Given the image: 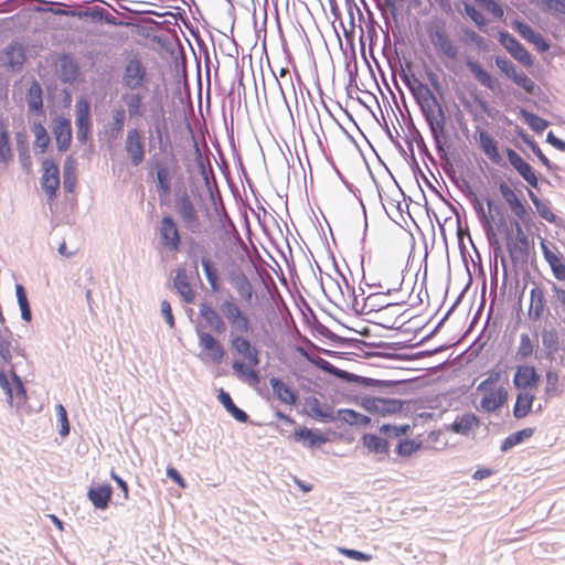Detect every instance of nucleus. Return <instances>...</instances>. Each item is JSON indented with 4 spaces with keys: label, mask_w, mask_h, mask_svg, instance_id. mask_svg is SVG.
I'll list each match as a JSON object with an SVG mask.
<instances>
[{
    "label": "nucleus",
    "mask_w": 565,
    "mask_h": 565,
    "mask_svg": "<svg viewBox=\"0 0 565 565\" xmlns=\"http://www.w3.org/2000/svg\"><path fill=\"white\" fill-rule=\"evenodd\" d=\"M150 92L147 103L143 102V120L148 127V151L173 152L169 129V118L164 109L168 88L163 66L148 52H143V92Z\"/></svg>",
    "instance_id": "obj_1"
},
{
    "label": "nucleus",
    "mask_w": 565,
    "mask_h": 565,
    "mask_svg": "<svg viewBox=\"0 0 565 565\" xmlns=\"http://www.w3.org/2000/svg\"><path fill=\"white\" fill-rule=\"evenodd\" d=\"M296 350L303 359H306L309 363H311L322 372L333 375L334 377L345 383L355 384L364 388H375L382 393L406 394L407 388H399V386H405L406 384L417 380V377L405 380H379L369 376H363L349 372L347 370H342L323 358L312 355L311 353H309L308 350H306L302 347H297Z\"/></svg>",
    "instance_id": "obj_2"
},
{
    "label": "nucleus",
    "mask_w": 565,
    "mask_h": 565,
    "mask_svg": "<svg viewBox=\"0 0 565 565\" xmlns=\"http://www.w3.org/2000/svg\"><path fill=\"white\" fill-rule=\"evenodd\" d=\"M148 181H152L160 205L170 202L172 181L178 168L174 152H153L146 161Z\"/></svg>",
    "instance_id": "obj_3"
},
{
    "label": "nucleus",
    "mask_w": 565,
    "mask_h": 565,
    "mask_svg": "<svg viewBox=\"0 0 565 565\" xmlns=\"http://www.w3.org/2000/svg\"><path fill=\"white\" fill-rule=\"evenodd\" d=\"M150 10L143 8V50L157 52L159 56L169 61L177 58L175 49L170 39L172 23L168 20L157 21L150 17Z\"/></svg>",
    "instance_id": "obj_4"
},
{
    "label": "nucleus",
    "mask_w": 565,
    "mask_h": 565,
    "mask_svg": "<svg viewBox=\"0 0 565 565\" xmlns=\"http://www.w3.org/2000/svg\"><path fill=\"white\" fill-rule=\"evenodd\" d=\"M422 116L429 128L438 157L441 160H449L450 145L446 130L447 115L443 104L436 98V102L426 107Z\"/></svg>",
    "instance_id": "obj_5"
},
{
    "label": "nucleus",
    "mask_w": 565,
    "mask_h": 565,
    "mask_svg": "<svg viewBox=\"0 0 565 565\" xmlns=\"http://www.w3.org/2000/svg\"><path fill=\"white\" fill-rule=\"evenodd\" d=\"M348 402L354 403L369 414L377 415L380 417H388L401 414L404 411L405 405L412 403V401L373 395H364L362 397L358 395L349 396Z\"/></svg>",
    "instance_id": "obj_6"
},
{
    "label": "nucleus",
    "mask_w": 565,
    "mask_h": 565,
    "mask_svg": "<svg viewBox=\"0 0 565 565\" xmlns=\"http://www.w3.org/2000/svg\"><path fill=\"white\" fill-rule=\"evenodd\" d=\"M468 200L472 204L473 210H475V212H476L480 223L482 224V227H483V231H484V234H486L489 247H490V249L493 253L494 270L495 271L498 270V266H497L498 257L501 258V264H502L503 268L507 269V259H505V257L503 255L502 245H501V242L498 238V235H497L495 230L493 227L494 215L493 214H488L486 212L483 203H482V201L479 200L477 194L475 196L468 199Z\"/></svg>",
    "instance_id": "obj_7"
},
{
    "label": "nucleus",
    "mask_w": 565,
    "mask_h": 565,
    "mask_svg": "<svg viewBox=\"0 0 565 565\" xmlns=\"http://www.w3.org/2000/svg\"><path fill=\"white\" fill-rule=\"evenodd\" d=\"M195 332L199 347L201 348V353L199 354L200 359L204 362L210 360L216 365L221 364L227 355V352L220 340L212 333L201 330L200 327H196Z\"/></svg>",
    "instance_id": "obj_8"
},
{
    "label": "nucleus",
    "mask_w": 565,
    "mask_h": 565,
    "mask_svg": "<svg viewBox=\"0 0 565 565\" xmlns=\"http://www.w3.org/2000/svg\"><path fill=\"white\" fill-rule=\"evenodd\" d=\"M220 310L231 324V331L241 334H248L253 331V324L249 317L239 308L234 300H224L220 305Z\"/></svg>",
    "instance_id": "obj_9"
},
{
    "label": "nucleus",
    "mask_w": 565,
    "mask_h": 565,
    "mask_svg": "<svg viewBox=\"0 0 565 565\" xmlns=\"http://www.w3.org/2000/svg\"><path fill=\"white\" fill-rule=\"evenodd\" d=\"M174 207L189 232L193 234L201 232L202 224L198 210L186 191L175 200Z\"/></svg>",
    "instance_id": "obj_10"
},
{
    "label": "nucleus",
    "mask_w": 565,
    "mask_h": 565,
    "mask_svg": "<svg viewBox=\"0 0 565 565\" xmlns=\"http://www.w3.org/2000/svg\"><path fill=\"white\" fill-rule=\"evenodd\" d=\"M159 241L167 250L177 253L181 248L179 226L171 214H164L160 221Z\"/></svg>",
    "instance_id": "obj_11"
},
{
    "label": "nucleus",
    "mask_w": 565,
    "mask_h": 565,
    "mask_svg": "<svg viewBox=\"0 0 565 565\" xmlns=\"http://www.w3.org/2000/svg\"><path fill=\"white\" fill-rule=\"evenodd\" d=\"M499 43L520 64L525 67H532L534 64V57L526 50V47L509 31L501 30L498 34Z\"/></svg>",
    "instance_id": "obj_12"
},
{
    "label": "nucleus",
    "mask_w": 565,
    "mask_h": 565,
    "mask_svg": "<svg viewBox=\"0 0 565 565\" xmlns=\"http://www.w3.org/2000/svg\"><path fill=\"white\" fill-rule=\"evenodd\" d=\"M513 386L518 391L537 388L541 383V374L533 364H519L513 375Z\"/></svg>",
    "instance_id": "obj_13"
},
{
    "label": "nucleus",
    "mask_w": 565,
    "mask_h": 565,
    "mask_svg": "<svg viewBox=\"0 0 565 565\" xmlns=\"http://www.w3.org/2000/svg\"><path fill=\"white\" fill-rule=\"evenodd\" d=\"M42 171L41 188L47 200L54 201L61 183L58 166L53 160L46 159L42 162Z\"/></svg>",
    "instance_id": "obj_14"
},
{
    "label": "nucleus",
    "mask_w": 565,
    "mask_h": 565,
    "mask_svg": "<svg viewBox=\"0 0 565 565\" xmlns=\"http://www.w3.org/2000/svg\"><path fill=\"white\" fill-rule=\"evenodd\" d=\"M230 347L237 354L242 355L250 366H258L260 363L259 351L250 340L243 334L230 332Z\"/></svg>",
    "instance_id": "obj_15"
},
{
    "label": "nucleus",
    "mask_w": 565,
    "mask_h": 565,
    "mask_svg": "<svg viewBox=\"0 0 565 565\" xmlns=\"http://www.w3.org/2000/svg\"><path fill=\"white\" fill-rule=\"evenodd\" d=\"M465 64L471 75L475 77L476 81L480 83L483 87L491 90L492 93L500 95L502 94V88L500 86V83L497 77L491 75L481 64L479 61L473 60L469 56L465 58Z\"/></svg>",
    "instance_id": "obj_16"
},
{
    "label": "nucleus",
    "mask_w": 565,
    "mask_h": 565,
    "mask_svg": "<svg viewBox=\"0 0 565 565\" xmlns=\"http://www.w3.org/2000/svg\"><path fill=\"white\" fill-rule=\"evenodd\" d=\"M511 25L520 36L533 44L539 53H545L550 50L551 42L540 32L535 31L529 23L523 20L515 19L512 21Z\"/></svg>",
    "instance_id": "obj_17"
},
{
    "label": "nucleus",
    "mask_w": 565,
    "mask_h": 565,
    "mask_svg": "<svg viewBox=\"0 0 565 565\" xmlns=\"http://www.w3.org/2000/svg\"><path fill=\"white\" fill-rule=\"evenodd\" d=\"M505 154L510 164L532 188L539 189V177L534 168L526 162L514 149L507 147Z\"/></svg>",
    "instance_id": "obj_18"
},
{
    "label": "nucleus",
    "mask_w": 565,
    "mask_h": 565,
    "mask_svg": "<svg viewBox=\"0 0 565 565\" xmlns=\"http://www.w3.org/2000/svg\"><path fill=\"white\" fill-rule=\"evenodd\" d=\"M360 443L369 455L379 456L376 458L377 462L383 461L385 457H390L391 444L385 436H379L374 433H364L360 438Z\"/></svg>",
    "instance_id": "obj_19"
},
{
    "label": "nucleus",
    "mask_w": 565,
    "mask_h": 565,
    "mask_svg": "<svg viewBox=\"0 0 565 565\" xmlns=\"http://www.w3.org/2000/svg\"><path fill=\"white\" fill-rule=\"evenodd\" d=\"M292 438L296 443H301L303 447L309 449H318L330 440L329 436L320 429L306 426L295 429Z\"/></svg>",
    "instance_id": "obj_20"
},
{
    "label": "nucleus",
    "mask_w": 565,
    "mask_h": 565,
    "mask_svg": "<svg viewBox=\"0 0 565 565\" xmlns=\"http://www.w3.org/2000/svg\"><path fill=\"white\" fill-rule=\"evenodd\" d=\"M12 376V383L10 382L4 369L0 366V387L3 390L7 401L10 405L13 404V399L19 401L25 399V390L21 379L15 374L14 370H10Z\"/></svg>",
    "instance_id": "obj_21"
},
{
    "label": "nucleus",
    "mask_w": 565,
    "mask_h": 565,
    "mask_svg": "<svg viewBox=\"0 0 565 565\" xmlns=\"http://www.w3.org/2000/svg\"><path fill=\"white\" fill-rule=\"evenodd\" d=\"M76 111V138L85 143L88 140L90 130V105L86 98H81L75 105Z\"/></svg>",
    "instance_id": "obj_22"
},
{
    "label": "nucleus",
    "mask_w": 565,
    "mask_h": 565,
    "mask_svg": "<svg viewBox=\"0 0 565 565\" xmlns=\"http://www.w3.org/2000/svg\"><path fill=\"white\" fill-rule=\"evenodd\" d=\"M228 280L233 288L237 291L242 300L250 303L254 296V287L239 266L232 268L228 274Z\"/></svg>",
    "instance_id": "obj_23"
},
{
    "label": "nucleus",
    "mask_w": 565,
    "mask_h": 565,
    "mask_svg": "<svg viewBox=\"0 0 565 565\" xmlns=\"http://www.w3.org/2000/svg\"><path fill=\"white\" fill-rule=\"evenodd\" d=\"M509 399V392L504 386L494 387L486 393L480 401L477 409L483 413H495L502 408Z\"/></svg>",
    "instance_id": "obj_24"
},
{
    "label": "nucleus",
    "mask_w": 565,
    "mask_h": 565,
    "mask_svg": "<svg viewBox=\"0 0 565 565\" xmlns=\"http://www.w3.org/2000/svg\"><path fill=\"white\" fill-rule=\"evenodd\" d=\"M427 33L430 36L434 46L441 54H444L449 60H458L459 50L444 29L433 30L431 28H427Z\"/></svg>",
    "instance_id": "obj_25"
},
{
    "label": "nucleus",
    "mask_w": 565,
    "mask_h": 565,
    "mask_svg": "<svg viewBox=\"0 0 565 565\" xmlns=\"http://www.w3.org/2000/svg\"><path fill=\"white\" fill-rule=\"evenodd\" d=\"M306 405L309 406L310 411L302 409L303 413L308 414L313 419L320 423H332L338 420L337 412L333 407L327 403H321L317 397L309 396L305 399Z\"/></svg>",
    "instance_id": "obj_26"
},
{
    "label": "nucleus",
    "mask_w": 565,
    "mask_h": 565,
    "mask_svg": "<svg viewBox=\"0 0 565 565\" xmlns=\"http://www.w3.org/2000/svg\"><path fill=\"white\" fill-rule=\"evenodd\" d=\"M476 132L479 135L478 142L484 154L500 167H507L501 153L499 152L498 141L484 129L477 126Z\"/></svg>",
    "instance_id": "obj_27"
},
{
    "label": "nucleus",
    "mask_w": 565,
    "mask_h": 565,
    "mask_svg": "<svg viewBox=\"0 0 565 565\" xmlns=\"http://www.w3.org/2000/svg\"><path fill=\"white\" fill-rule=\"evenodd\" d=\"M481 425V419L472 412H466L457 415L451 424L445 425V429L461 436L469 434Z\"/></svg>",
    "instance_id": "obj_28"
},
{
    "label": "nucleus",
    "mask_w": 565,
    "mask_h": 565,
    "mask_svg": "<svg viewBox=\"0 0 565 565\" xmlns=\"http://www.w3.org/2000/svg\"><path fill=\"white\" fill-rule=\"evenodd\" d=\"M186 128H188L189 132L191 134V138L193 141V148H194V152H195V164H196L198 171H199L200 175L202 177V180L204 182L206 190H210V186L213 185V179H215L213 169L210 166L209 160L204 159V157L202 156L199 145H198V141H196L195 134H194L192 126L189 121H186Z\"/></svg>",
    "instance_id": "obj_29"
},
{
    "label": "nucleus",
    "mask_w": 565,
    "mask_h": 565,
    "mask_svg": "<svg viewBox=\"0 0 565 565\" xmlns=\"http://www.w3.org/2000/svg\"><path fill=\"white\" fill-rule=\"evenodd\" d=\"M274 396L284 404L296 405L299 399V392L292 386L286 384L282 379L271 376L269 379Z\"/></svg>",
    "instance_id": "obj_30"
},
{
    "label": "nucleus",
    "mask_w": 565,
    "mask_h": 565,
    "mask_svg": "<svg viewBox=\"0 0 565 565\" xmlns=\"http://www.w3.org/2000/svg\"><path fill=\"white\" fill-rule=\"evenodd\" d=\"M534 287L530 291V307L527 310V317L532 321H539L542 319L546 309L545 289L533 282Z\"/></svg>",
    "instance_id": "obj_31"
},
{
    "label": "nucleus",
    "mask_w": 565,
    "mask_h": 565,
    "mask_svg": "<svg viewBox=\"0 0 565 565\" xmlns=\"http://www.w3.org/2000/svg\"><path fill=\"white\" fill-rule=\"evenodd\" d=\"M543 257L550 265L554 278L565 281V257L561 253L552 252L545 241L541 242Z\"/></svg>",
    "instance_id": "obj_32"
},
{
    "label": "nucleus",
    "mask_w": 565,
    "mask_h": 565,
    "mask_svg": "<svg viewBox=\"0 0 565 565\" xmlns=\"http://www.w3.org/2000/svg\"><path fill=\"white\" fill-rule=\"evenodd\" d=\"M53 135L57 149L62 152L66 151L72 141V125L66 118L58 117L54 121Z\"/></svg>",
    "instance_id": "obj_33"
},
{
    "label": "nucleus",
    "mask_w": 565,
    "mask_h": 565,
    "mask_svg": "<svg viewBox=\"0 0 565 565\" xmlns=\"http://www.w3.org/2000/svg\"><path fill=\"white\" fill-rule=\"evenodd\" d=\"M217 401L222 406L225 408V411L238 423L241 424H247L249 422L248 414L239 408L233 401L231 394L226 392L224 388L217 390L216 395Z\"/></svg>",
    "instance_id": "obj_34"
},
{
    "label": "nucleus",
    "mask_w": 565,
    "mask_h": 565,
    "mask_svg": "<svg viewBox=\"0 0 565 565\" xmlns=\"http://www.w3.org/2000/svg\"><path fill=\"white\" fill-rule=\"evenodd\" d=\"M434 355L433 349L422 350L414 353H398V352H363L362 356L364 359L371 358H383L388 360H398V361H416L424 358H429Z\"/></svg>",
    "instance_id": "obj_35"
},
{
    "label": "nucleus",
    "mask_w": 565,
    "mask_h": 565,
    "mask_svg": "<svg viewBox=\"0 0 565 565\" xmlns=\"http://www.w3.org/2000/svg\"><path fill=\"white\" fill-rule=\"evenodd\" d=\"M26 60L24 49L19 43H12L0 54V61L3 65L11 68H20Z\"/></svg>",
    "instance_id": "obj_36"
},
{
    "label": "nucleus",
    "mask_w": 565,
    "mask_h": 565,
    "mask_svg": "<svg viewBox=\"0 0 565 565\" xmlns=\"http://www.w3.org/2000/svg\"><path fill=\"white\" fill-rule=\"evenodd\" d=\"M534 401L535 395L533 393L519 391L512 409L513 417L515 419L525 418L532 412Z\"/></svg>",
    "instance_id": "obj_37"
},
{
    "label": "nucleus",
    "mask_w": 565,
    "mask_h": 565,
    "mask_svg": "<svg viewBox=\"0 0 565 565\" xmlns=\"http://www.w3.org/2000/svg\"><path fill=\"white\" fill-rule=\"evenodd\" d=\"M328 160L331 163L332 169L334 170L337 177L340 179V181L343 183V185L347 188V190L349 192H351L356 198V200L360 202V205L362 207L363 215H364V230H363V236L361 239L362 248H364L365 241H366V232H367V216H366V209H365L363 199L361 196L360 190L353 183L348 181V179L339 170V168L335 166V163L332 159H328Z\"/></svg>",
    "instance_id": "obj_38"
},
{
    "label": "nucleus",
    "mask_w": 565,
    "mask_h": 565,
    "mask_svg": "<svg viewBox=\"0 0 565 565\" xmlns=\"http://www.w3.org/2000/svg\"><path fill=\"white\" fill-rule=\"evenodd\" d=\"M338 420L349 426L369 427L372 423L370 416L359 413L353 408H340L337 411Z\"/></svg>",
    "instance_id": "obj_39"
},
{
    "label": "nucleus",
    "mask_w": 565,
    "mask_h": 565,
    "mask_svg": "<svg viewBox=\"0 0 565 565\" xmlns=\"http://www.w3.org/2000/svg\"><path fill=\"white\" fill-rule=\"evenodd\" d=\"M173 286L177 292L182 297L185 303H193L195 300V292L193 291L185 273V268L180 267L173 280Z\"/></svg>",
    "instance_id": "obj_40"
},
{
    "label": "nucleus",
    "mask_w": 565,
    "mask_h": 565,
    "mask_svg": "<svg viewBox=\"0 0 565 565\" xmlns=\"http://www.w3.org/2000/svg\"><path fill=\"white\" fill-rule=\"evenodd\" d=\"M122 83L130 89L138 90L141 86V63L138 57L132 58L126 66Z\"/></svg>",
    "instance_id": "obj_41"
},
{
    "label": "nucleus",
    "mask_w": 565,
    "mask_h": 565,
    "mask_svg": "<svg viewBox=\"0 0 565 565\" xmlns=\"http://www.w3.org/2000/svg\"><path fill=\"white\" fill-rule=\"evenodd\" d=\"M113 494L109 484H98L88 490V498L96 509L104 510L108 507Z\"/></svg>",
    "instance_id": "obj_42"
},
{
    "label": "nucleus",
    "mask_w": 565,
    "mask_h": 565,
    "mask_svg": "<svg viewBox=\"0 0 565 565\" xmlns=\"http://www.w3.org/2000/svg\"><path fill=\"white\" fill-rule=\"evenodd\" d=\"M340 25L343 29L344 38L350 47L351 57L354 61L353 70H350L349 62H347V64H345V68L348 70V73H349V86L356 85L358 65H356V52H355V44H354V25L353 26L351 25V28L349 30H347L342 19L340 20Z\"/></svg>",
    "instance_id": "obj_43"
},
{
    "label": "nucleus",
    "mask_w": 565,
    "mask_h": 565,
    "mask_svg": "<svg viewBox=\"0 0 565 565\" xmlns=\"http://www.w3.org/2000/svg\"><path fill=\"white\" fill-rule=\"evenodd\" d=\"M498 189L511 212L518 209L520 210L521 205L525 204L526 201L524 200L522 193H516V191L512 189L507 182L500 181L498 183Z\"/></svg>",
    "instance_id": "obj_44"
},
{
    "label": "nucleus",
    "mask_w": 565,
    "mask_h": 565,
    "mask_svg": "<svg viewBox=\"0 0 565 565\" xmlns=\"http://www.w3.org/2000/svg\"><path fill=\"white\" fill-rule=\"evenodd\" d=\"M535 433L534 427H525L523 429L516 430L509 435L507 438H504L501 441L500 445V451L501 452H508L513 447L524 443L525 440L530 439Z\"/></svg>",
    "instance_id": "obj_45"
},
{
    "label": "nucleus",
    "mask_w": 565,
    "mask_h": 565,
    "mask_svg": "<svg viewBox=\"0 0 565 565\" xmlns=\"http://www.w3.org/2000/svg\"><path fill=\"white\" fill-rule=\"evenodd\" d=\"M12 158L13 152L10 142V132L7 124L0 120V164L8 167Z\"/></svg>",
    "instance_id": "obj_46"
},
{
    "label": "nucleus",
    "mask_w": 565,
    "mask_h": 565,
    "mask_svg": "<svg viewBox=\"0 0 565 565\" xmlns=\"http://www.w3.org/2000/svg\"><path fill=\"white\" fill-rule=\"evenodd\" d=\"M126 151L134 166L141 162V136L137 129L129 131L126 140Z\"/></svg>",
    "instance_id": "obj_47"
},
{
    "label": "nucleus",
    "mask_w": 565,
    "mask_h": 565,
    "mask_svg": "<svg viewBox=\"0 0 565 565\" xmlns=\"http://www.w3.org/2000/svg\"><path fill=\"white\" fill-rule=\"evenodd\" d=\"M416 426H417V424L415 422H413L412 424H401V425L385 423L379 427V431L383 436H385L387 439L388 438H399L401 439L403 436H408L412 433V429Z\"/></svg>",
    "instance_id": "obj_48"
},
{
    "label": "nucleus",
    "mask_w": 565,
    "mask_h": 565,
    "mask_svg": "<svg viewBox=\"0 0 565 565\" xmlns=\"http://www.w3.org/2000/svg\"><path fill=\"white\" fill-rule=\"evenodd\" d=\"M214 213L220 223L221 238L230 237L233 233H236L238 235L236 225L233 222L230 214L227 213L225 204L218 206V209H216Z\"/></svg>",
    "instance_id": "obj_49"
},
{
    "label": "nucleus",
    "mask_w": 565,
    "mask_h": 565,
    "mask_svg": "<svg viewBox=\"0 0 565 565\" xmlns=\"http://www.w3.org/2000/svg\"><path fill=\"white\" fill-rule=\"evenodd\" d=\"M201 265L207 282L211 286L213 292H217L221 289V277L218 269L215 264L207 256L201 258Z\"/></svg>",
    "instance_id": "obj_50"
},
{
    "label": "nucleus",
    "mask_w": 565,
    "mask_h": 565,
    "mask_svg": "<svg viewBox=\"0 0 565 565\" xmlns=\"http://www.w3.org/2000/svg\"><path fill=\"white\" fill-rule=\"evenodd\" d=\"M515 239V249L512 255H509L512 263H516L520 259L523 262L527 260L529 254H530V239L525 232H522L521 234H516L514 236Z\"/></svg>",
    "instance_id": "obj_51"
},
{
    "label": "nucleus",
    "mask_w": 565,
    "mask_h": 565,
    "mask_svg": "<svg viewBox=\"0 0 565 565\" xmlns=\"http://www.w3.org/2000/svg\"><path fill=\"white\" fill-rule=\"evenodd\" d=\"M519 115L523 118L525 124H527L535 134H542L550 126L548 120L540 117L539 115L532 111H529L525 108H520Z\"/></svg>",
    "instance_id": "obj_52"
},
{
    "label": "nucleus",
    "mask_w": 565,
    "mask_h": 565,
    "mask_svg": "<svg viewBox=\"0 0 565 565\" xmlns=\"http://www.w3.org/2000/svg\"><path fill=\"white\" fill-rule=\"evenodd\" d=\"M76 160L70 156L64 162L63 186L65 191L72 193L76 186Z\"/></svg>",
    "instance_id": "obj_53"
},
{
    "label": "nucleus",
    "mask_w": 565,
    "mask_h": 565,
    "mask_svg": "<svg viewBox=\"0 0 565 565\" xmlns=\"http://www.w3.org/2000/svg\"><path fill=\"white\" fill-rule=\"evenodd\" d=\"M423 448V441L404 438L399 439L395 446L394 452L402 458H408Z\"/></svg>",
    "instance_id": "obj_54"
},
{
    "label": "nucleus",
    "mask_w": 565,
    "mask_h": 565,
    "mask_svg": "<svg viewBox=\"0 0 565 565\" xmlns=\"http://www.w3.org/2000/svg\"><path fill=\"white\" fill-rule=\"evenodd\" d=\"M495 224L497 231L504 235L505 246L509 255H512L515 249V239L514 233L511 227L508 226V220L505 215H500L499 218H495L493 222Z\"/></svg>",
    "instance_id": "obj_55"
},
{
    "label": "nucleus",
    "mask_w": 565,
    "mask_h": 565,
    "mask_svg": "<svg viewBox=\"0 0 565 565\" xmlns=\"http://www.w3.org/2000/svg\"><path fill=\"white\" fill-rule=\"evenodd\" d=\"M537 348V342L532 340L527 333H521L520 344L515 354V359L519 361H525L533 353L535 354Z\"/></svg>",
    "instance_id": "obj_56"
},
{
    "label": "nucleus",
    "mask_w": 565,
    "mask_h": 565,
    "mask_svg": "<svg viewBox=\"0 0 565 565\" xmlns=\"http://www.w3.org/2000/svg\"><path fill=\"white\" fill-rule=\"evenodd\" d=\"M465 14L476 24L481 32H487L488 19L472 3L462 1Z\"/></svg>",
    "instance_id": "obj_57"
},
{
    "label": "nucleus",
    "mask_w": 565,
    "mask_h": 565,
    "mask_svg": "<svg viewBox=\"0 0 565 565\" xmlns=\"http://www.w3.org/2000/svg\"><path fill=\"white\" fill-rule=\"evenodd\" d=\"M494 64L500 70V72L510 81L514 82L515 78L520 75L521 71H518L515 64L510 61L504 55L494 56Z\"/></svg>",
    "instance_id": "obj_58"
},
{
    "label": "nucleus",
    "mask_w": 565,
    "mask_h": 565,
    "mask_svg": "<svg viewBox=\"0 0 565 565\" xmlns=\"http://www.w3.org/2000/svg\"><path fill=\"white\" fill-rule=\"evenodd\" d=\"M541 335L544 349L561 350L559 332L554 326L550 328L545 326L542 329Z\"/></svg>",
    "instance_id": "obj_59"
},
{
    "label": "nucleus",
    "mask_w": 565,
    "mask_h": 565,
    "mask_svg": "<svg viewBox=\"0 0 565 565\" xmlns=\"http://www.w3.org/2000/svg\"><path fill=\"white\" fill-rule=\"evenodd\" d=\"M34 135V148L39 149L40 153H44L50 143V136L42 124H34L32 126Z\"/></svg>",
    "instance_id": "obj_60"
},
{
    "label": "nucleus",
    "mask_w": 565,
    "mask_h": 565,
    "mask_svg": "<svg viewBox=\"0 0 565 565\" xmlns=\"http://www.w3.org/2000/svg\"><path fill=\"white\" fill-rule=\"evenodd\" d=\"M536 213L540 217L545 220L546 222L554 224L556 226H562L564 221L554 214L550 207V201H541L536 205H534Z\"/></svg>",
    "instance_id": "obj_61"
},
{
    "label": "nucleus",
    "mask_w": 565,
    "mask_h": 565,
    "mask_svg": "<svg viewBox=\"0 0 565 565\" xmlns=\"http://www.w3.org/2000/svg\"><path fill=\"white\" fill-rule=\"evenodd\" d=\"M312 316V324L310 326L311 332L313 334H319L330 342L335 344L337 338L339 334L334 333L330 328L324 326L317 317V315L311 310Z\"/></svg>",
    "instance_id": "obj_62"
},
{
    "label": "nucleus",
    "mask_w": 565,
    "mask_h": 565,
    "mask_svg": "<svg viewBox=\"0 0 565 565\" xmlns=\"http://www.w3.org/2000/svg\"><path fill=\"white\" fill-rule=\"evenodd\" d=\"M415 103L417 104L420 113H423L427 106H430L433 102H436V95L429 87V93L424 88L423 90L418 87L414 88V93H411Z\"/></svg>",
    "instance_id": "obj_63"
},
{
    "label": "nucleus",
    "mask_w": 565,
    "mask_h": 565,
    "mask_svg": "<svg viewBox=\"0 0 565 565\" xmlns=\"http://www.w3.org/2000/svg\"><path fill=\"white\" fill-rule=\"evenodd\" d=\"M199 313L210 328L222 319L221 315L206 301L199 305Z\"/></svg>",
    "instance_id": "obj_64"
}]
</instances>
